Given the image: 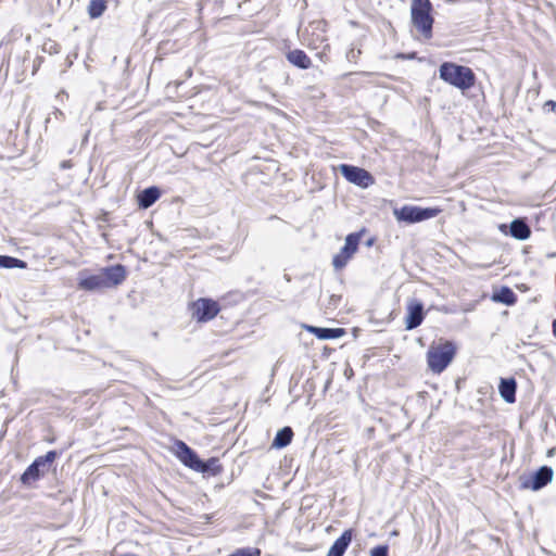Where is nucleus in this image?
<instances>
[{
  "label": "nucleus",
  "instance_id": "nucleus-18",
  "mask_svg": "<svg viewBox=\"0 0 556 556\" xmlns=\"http://www.w3.org/2000/svg\"><path fill=\"white\" fill-rule=\"evenodd\" d=\"M516 390L517 382L515 378L510 377L501 379L498 384V392L506 403L513 404L516 402Z\"/></svg>",
  "mask_w": 556,
  "mask_h": 556
},
{
  "label": "nucleus",
  "instance_id": "nucleus-27",
  "mask_svg": "<svg viewBox=\"0 0 556 556\" xmlns=\"http://www.w3.org/2000/svg\"><path fill=\"white\" fill-rule=\"evenodd\" d=\"M377 242V237L376 236H370L368 237L365 241H364V245L366 248H371L376 244Z\"/></svg>",
  "mask_w": 556,
  "mask_h": 556
},
{
  "label": "nucleus",
  "instance_id": "nucleus-30",
  "mask_svg": "<svg viewBox=\"0 0 556 556\" xmlns=\"http://www.w3.org/2000/svg\"><path fill=\"white\" fill-rule=\"evenodd\" d=\"M102 216L99 218L103 222H108L109 220V215H110V211H102Z\"/></svg>",
  "mask_w": 556,
  "mask_h": 556
},
{
  "label": "nucleus",
  "instance_id": "nucleus-2",
  "mask_svg": "<svg viewBox=\"0 0 556 556\" xmlns=\"http://www.w3.org/2000/svg\"><path fill=\"white\" fill-rule=\"evenodd\" d=\"M63 452L64 450H50L45 455L36 457L20 476V483L27 489L35 488L50 471H55V462Z\"/></svg>",
  "mask_w": 556,
  "mask_h": 556
},
{
  "label": "nucleus",
  "instance_id": "nucleus-24",
  "mask_svg": "<svg viewBox=\"0 0 556 556\" xmlns=\"http://www.w3.org/2000/svg\"><path fill=\"white\" fill-rule=\"evenodd\" d=\"M370 556H389V546L380 544L370 549Z\"/></svg>",
  "mask_w": 556,
  "mask_h": 556
},
{
  "label": "nucleus",
  "instance_id": "nucleus-37",
  "mask_svg": "<svg viewBox=\"0 0 556 556\" xmlns=\"http://www.w3.org/2000/svg\"><path fill=\"white\" fill-rule=\"evenodd\" d=\"M54 114H55V115H61V116H62V115H63V112H62V111H60V110H58V109H55Z\"/></svg>",
  "mask_w": 556,
  "mask_h": 556
},
{
  "label": "nucleus",
  "instance_id": "nucleus-16",
  "mask_svg": "<svg viewBox=\"0 0 556 556\" xmlns=\"http://www.w3.org/2000/svg\"><path fill=\"white\" fill-rule=\"evenodd\" d=\"M223 470L224 467L220 464L219 458L213 456L207 459L200 458V462L198 463L194 471L200 472L206 477H216L220 475Z\"/></svg>",
  "mask_w": 556,
  "mask_h": 556
},
{
  "label": "nucleus",
  "instance_id": "nucleus-17",
  "mask_svg": "<svg viewBox=\"0 0 556 556\" xmlns=\"http://www.w3.org/2000/svg\"><path fill=\"white\" fill-rule=\"evenodd\" d=\"M160 197L161 190L156 186L143 189L137 195L139 208H149L160 199Z\"/></svg>",
  "mask_w": 556,
  "mask_h": 556
},
{
  "label": "nucleus",
  "instance_id": "nucleus-4",
  "mask_svg": "<svg viewBox=\"0 0 556 556\" xmlns=\"http://www.w3.org/2000/svg\"><path fill=\"white\" fill-rule=\"evenodd\" d=\"M457 345L452 340L432 343L427 351V364L434 374H441L456 356Z\"/></svg>",
  "mask_w": 556,
  "mask_h": 556
},
{
  "label": "nucleus",
  "instance_id": "nucleus-31",
  "mask_svg": "<svg viewBox=\"0 0 556 556\" xmlns=\"http://www.w3.org/2000/svg\"><path fill=\"white\" fill-rule=\"evenodd\" d=\"M60 166L63 169L71 168L72 167V163H71V161H63Z\"/></svg>",
  "mask_w": 556,
  "mask_h": 556
},
{
  "label": "nucleus",
  "instance_id": "nucleus-9",
  "mask_svg": "<svg viewBox=\"0 0 556 556\" xmlns=\"http://www.w3.org/2000/svg\"><path fill=\"white\" fill-rule=\"evenodd\" d=\"M339 172L349 182L361 188H368L375 182L374 176L365 168L358 166L341 164Z\"/></svg>",
  "mask_w": 556,
  "mask_h": 556
},
{
  "label": "nucleus",
  "instance_id": "nucleus-35",
  "mask_svg": "<svg viewBox=\"0 0 556 556\" xmlns=\"http://www.w3.org/2000/svg\"><path fill=\"white\" fill-rule=\"evenodd\" d=\"M401 208L408 210V208H420V207L419 206L403 205Z\"/></svg>",
  "mask_w": 556,
  "mask_h": 556
},
{
  "label": "nucleus",
  "instance_id": "nucleus-22",
  "mask_svg": "<svg viewBox=\"0 0 556 556\" xmlns=\"http://www.w3.org/2000/svg\"><path fill=\"white\" fill-rule=\"evenodd\" d=\"M27 267V262L21 260V258H17V257H14V256H11V255H0V268H8V269H13V268H20V269H24Z\"/></svg>",
  "mask_w": 556,
  "mask_h": 556
},
{
  "label": "nucleus",
  "instance_id": "nucleus-14",
  "mask_svg": "<svg viewBox=\"0 0 556 556\" xmlns=\"http://www.w3.org/2000/svg\"><path fill=\"white\" fill-rule=\"evenodd\" d=\"M355 531L350 528L344 530L341 535L331 544L326 556H343L349 548Z\"/></svg>",
  "mask_w": 556,
  "mask_h": 556
},
{
  "label": "nucleus",
  "instance_id": "nucleus-11",
  "mask_svg": "<svg viewBox=\"0 0 556 556\" xmlns=\"http://www.w3.org/2000/svg\"><path fill=\"white\" fill-rule=\"evenodd\" d=\"M174 454L184 466L192 470H195L201 458L193 448L179 439H175L174 441Z\"/></svg>",
  "mask_w": 556,
  "mask_h": 556
},
{
  "label": "nucleus",
  "instance_id": "nucleus-13",
  "mask_svg": "<svg viewBox=\"0 0 556 556\" xmlns=\"http://www.w3.org/2000/svg\"><path fill=\"white\" fill-rule=\"evenodd\" d=\"M441 211H393L399 224L413 225L435 217Z\"/></svg>",
  "mask_w": 556,
  "mask_h": 556
},
{
  "label": "nucleus",
  "instance_id": "nucleus-6",
  "mask_svg": "<svg viewBox=\"0 0 556 556\" xmlns=\"http://www.w3.org/2000/svg\"><path fill=\"white\" fill-rule=\"evenodd\" d=\"M367 231V228L362 227L359 230L351 232L345 237L343 247L332 257V266L336 270H341L348 265L358 251L361 241Z\"/></svg>",
  "mask_w": 556,
  "mask_h": 556
},
{
  "label": "nucleus",
  "instance_id": "nucleus-20",
  "mask_svg": "<svg viewBox=\"0 0 556 556\" xmlns=\"http://www.w3.org/2000/svg\"><path fill=\"white\" fill-rule=\"evenodd\" d=\"M293 437V429L290 426H285L277 431L271 441L270 447L275 450H282L291 444Z\"/></svg>",
  "mask_w": 556,
  "mask_h": 556
},
{
  "label": "nucleus",
  "instance_id": "nucleus-15",
  "mask_svg": "<svg viewBox=\"0 0 556 556\" xmlns=\"http://www.w3.org/2000/svg\"><path fill=\"white\" fill-rule=\"evenodd\" d=\"M304 328L319 340H334L343 337L346 333L344 328H328L312 325H305Z\"/></svg>",
  "mask_w": 556,
  "mask_h": 556
},
{
  "label": "nucleus",
  "instance_id": "nucleus-19",
  "mask_svg": "<svg viewBox=\"0 0 556 556\" xmlns=\"http://www.w3.org/2000/svg\"><path fill=\"white\" fill-rule=\"evenodd\" d=\"M491 300L493 302H496V303H501V304H504V305H507V306H511V305H514L517 302L518 296L513 291L511 288H509L507 286H502L498 289H495L493 291Z\"/></svg>",
  "mask_w": 556,
  "mask_h": 556
},
{
  "label": "nucleus",
  "instance_id": "nucleus-23",
  "mask_svg": "<svg viewBox=\"0 0 556 556\" xmlns=\"http://www.w3.org/2000/svg\"><path fill=\"white\" fill-rule=\"evenodd\" d=\"M106 10L105 0H90L88 5V14L91 18L100 17Z\"/></svg>",
  "mask_w": 556,
  "mask_h": 556
},
{
  "label": "nucleus",
  "instance_id": "nucleus-21",
  "mask_svg": "<svg viewBox=\"0 0 556 556\" xmlns=\"http://www.w3.org/2000/svg\"><path fill=\"white\" fill-rule=\"evenodd\" d=\"M286 58L288 62H290L293 66L307 70L312 66V61L308 55L301 49H293L286 53Z\"/></svg>",
  "mask_w": 556,
  "mask_h": 556
},
{
  "label": "nucleus",
  "instance_id": "nucleus-34",
  "mask_svg": "<svg viewBox=\"0 0 556 556\" xmlns=\"http://www.w3.org/2000/svg\"><path fill=\"white\" fill-rule=\"evenodd\" d=\"M356 56V53L354 52V50H351L349 53H348V58L351 59V58H355Z\"/></svg>",
  "mask_w": 556,
  "mask_h": 556
},
{
  "label": "nucleus",
  "instance_id": "nucleus-5",
  "mask_svg": "<svg viewBox=\"0 0 556 556\" xmlns=\"http://www.w3.org/2000/svg\"><path fill=\"white\" fill-rule=\"evenodd\" d=\"M431 11L432 4L430 0H412V23L427 39L432 37L433 17L431 16Z\"/></svg>",
  "mask_w": 556,
  "mask_h": 556
},
{
  "label": "nucleus",
  "instance_id": "nucleus-28",
  "mask_svg": "<svg viewBox=\"0 0 556 556\" xmlns=\"http://www.w3.org/2000/svg\"><path fill=\"white\" fill-rule=\"evenodd\" d=\"M42 441H43V442H46V443H48V444H53V443H55V441H56V437H55V435H53V434H48V435H45V437L42 438Z\"/></svg>",
  "mask_w": 556,
  "mask_h": 556
},
{
  "label": "nucleus",
  "instance_id": "nucleus-1",
  "mask_svg": "<svg viewBox=\"0 0 556 556\" xmlns=\"http://www.w3.org/2000/svg\"><path fill=\"white\" fill-rule=\"evenodd\" d=\"M126 276V266L123 264L103 267L98 274H89L87 270H83L79 273L77 287L79 290L89 292L115 288L124 282Z\"/></svg>",
  "mask_w": 556,
  "mask_h": 556
},
{
  "label": "nucleus",
  "instance_id": "nucleus-12",
  "mask_svg": "<svg viewBox=\"0 0 556 556\" xmlns=\"http://www.w3.org/2000/svg\"><path fill=\"white\" fill-rule=\"evenodd\" d=\"M426 312L420 300L413 299L407 303L405 315V329L414 330L425 320Z\"/></svg>",
  "mask_w": 556,
  "mask_h": 556
},
{
  "label": "nucleus",
  "instance_id": "nucleus-36",
  "mask_svg": "<svg viewBox=\"0 0 556 556\" xmlns=\"http://www.w3.org/2000/svg\"><path fill=\"white\" fill-rule=\"evenodd\" d=\"M401 56H402V58H407V59H413V58L415 56V53L408 54L407 56H405V55H403V54H402Z\"/></svg>",
  "mask_w": 556,
  "mask_h": 556
},
{
  "label": "nucleus",
  "instance_id": "nucleus-38",
  "mask_svg": "<svg viewBox=\"0 0 556 556\" xmlns=\"http://www.w3.org/2000/svg\"><path fill=\"white\" fill-rule=\"evenodd\" d=\"M175 203L176 204H182V200L180 198H176Z\"/></svg>",
  "mask_w": 556,
  "mask_h": 556
},
{
  "label": "nucleus",
  "instance_id": "nucleus-33",
  "mask_svg": "<svg viewBox=\"0 0 556 556\" xmlns=\"http://www.w3.org/2000/svg\"><path fill=\"white\" fill-rule=\"evenodd\" d=\"M553 334L556 337V319L552 323Z\"/></svg>",
  "mask_w": 556,
  "mask_h": 556
},
{
  "label": "nucleus",
  "instance_id": "nucleus-10",
  "mask_svg": "<svg viewBox=\"0 0 556 556\" xmlns=\"http://www.w3.org/2000/svg\"><path fill=\"white\" fill-rule=\"evenodd\" d=\"M498 230L519 241H526L531 237V227L527 217H516L509 224H500Z\"/></svg>",
  "mask_w": 556,
  "mask_h": 556
},
{
  "label": "nucleus",
  "instance_id": "nucleus-29",
  "mask_svg": "<svg viewBox=\"0 0 556 556\" xmlns=\"http://www.w3.org/2000/svg\"><path fill=\"white\" fill-rule=\"evenodd\" d=\"M544 108H549L551 111L556 113V101L548 100L545 102Z\"/></svg>",
  "mask_w": 556,
  "mask_h": 556
},
{
  "label": "nucleus",
  "instance_id": "nucleus-3",
  "mask_svg": "<svg viewBox=\"0 0 556 556\" xmlns=\"http://www.w3.org/2000/svg\"><path fill=\"white\" fill-rule=\"evenodd\" d=\"M439 77L462 91L472 88L476 84V75L470 67L453 62H443L440 65Z\"/></svg>",
  "mask_w": 556,
  "mask_h": 556
},
{
  "label": "nucleus",
  "instance_id": "nucleus-26",
  "mask_svg": "<svg viewBox=\"0 0 556 556\" xmlns=\"http://www.w3.org/2000/svg\"><path fill=\"white\" fill-rule=\"evenodd\" d=\"M342 296L337 294H331L329 296L328 307L329 308H337L339 305V302L341 301Z\"/></svg>",
  "mask_w": 556,
  "mask_h": 556
},
{
  "label": "nucleus",
  "instance_id": "nucleus-32",
  "mask_svg": "<svg viewBox=\"0 0 556 556\" xmlns=\"http://www.w3.org/2000/svg\"><path fill=\"white\" fill-rule=\"evenodd\" d=\"M317 55L323 62H327V54L325 52H320Z\"/></svg>",
  "mask_w": 556,
  "mask_h": 556
},
{
  "label": "nucleus",
  "instance_id": "nucleus-7",
  "mask_svg": "<svg viewBox=\"0 0 556 556\" xmlns=\"http://www.w3.org/2000/svg\"><path fill=\"white\" fill-rule=\"evenodd\" d=\"M553 468L543 465L532 472L522 473L519 477V489L540 491L553 481Z\"/></svg>",
  "mask_w": 556,
  "mask_h": 556
},
{
  "label": "nucleus",
  "instance_id": "nucleus-8",
  "mask_svg": "<svg viewBox=\"0 0 556 556\" xmlns=\"http://www.w3.org/2000/svg\"><path fill=\"white\" fill-rule=\"evenodd\" d=\"M220 309L219 303L211 298H199L189 304L191 317L199 324L214 319Z\"/></svg>",
  "mask_w": 556,
  "mask_h": 556
},
{
  "label": "nucleus",
  "instance_id": "nucleus-25",
  "mask_svg": "<svg viewBox=\"0 0 556 556\" xmlns=\"http://www.w3.org/2000/svg\"><path fill=\"white\" fill-rule=\"evenodd\" d=\"M42 51L43 52H47L49 54H54V53H59L60 51V46L59 43H56L55 41L53 40H49L47 42L43 43L42 46Z\"/></svg>",
  "mask_w": 556,
  "mask_h": 556
}]
</instances>
